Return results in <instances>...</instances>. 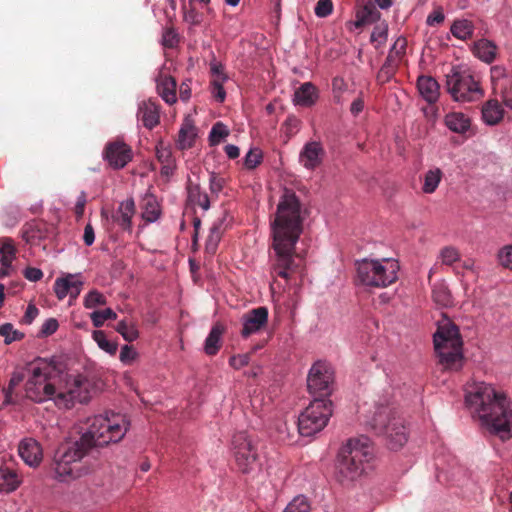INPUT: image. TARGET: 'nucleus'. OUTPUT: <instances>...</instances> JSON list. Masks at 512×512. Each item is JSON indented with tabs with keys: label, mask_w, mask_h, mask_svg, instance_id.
Here are the masks:
<instances>
[{
	"label": "nucleus",
	"mask_w": 512,
	"mask_h": 512,
	"mask_svg": "<svg viewBox=\"0 0 512 512\" xmlns=\"http://www.w3.org/2000/svg\"><path fill=\"white\" fill-rule=\"evenodd\" d=\"M301 203L293 190L285 189L277 205L275 218L271 223L272 249L269 255L270 273L286 281L302 268V258L295 246L303 231Z\"/></svg>",
	"instance_id": "1"
},
{
	"label": "nucleus",
	"mask_w": 512,
	"mask_h": 512,
	"mask_svg": "<svg viewBox=\"0 0 512 512\" xmlns=\"http://www.w3.org/2000/svg\"><path fill=\"white\" fill-rule=\"evenodd\" d=\"M127 430V423L122 416L118 415L113 419L94 417L87 431L78 440L67 442L57 451L54 468L56 478L67 481L80 477L83 474L78 465L80 460L95 448L119 442Z\"/></svg>",
	"instance_id": "2"
},
{
	"label": "nucleus",
	"mask_w": 512,
	"mask_h": 512,
	"mask_svg": "<svg viewBox=\"0 0 512 512\" xmlns=\"http://www.w3.org/2000/svg\"><path fill=\"white\" fill-rule=\"evenodd\" d=\"M465 403L491 434L502 440L512 437V401L484 382L466 389Z\"/></svg>",
	"instance_id": "3"
},
{
	"label": "nucleus",
	"mask_w": 512,
	"mask_h": 512,
	"mask_svg": "<svg viewBox=\"0 0 512 512\" xmlns=\"http://www.w3.org/2000/svg\"><path fill=\"white\" fill-rule=\"evenodd\" d=\"M373 459L374 448L368 437L349 439L338 453L337 480L342 485L352 484L367 471Z\"/></svg>",
	"instance_id": "4"
},
{
	"label": "nucleus",
	"mask_w": 512,
	"mask_h": 512,
	"mask_svg": "<svg viewBox=\"0 0 512 512\" xmlns=\"http://www.w3.org/2000/svg\"><path fill=\"white\" fill-rule=\"evenodd\" d=\"M28 379L25 383L26 397L34 402H44L56 397V380L60 378V368L55 360L38 358L28 364Z\"/></svg>",
	"instance_id": "5"
},
{
	"label": "nucleus",
	"mask_w": 512,
	"mask_h": 512,
	"mask_svg": "<svg viewBox=\"0 0 512 512\" xmlns=\"http://www.w3.org/2000/svg\"><path fill=\"white\" fill-rule=\"evenodd\" d=\"M433 342L439 363L444 369L459 371L463 366V341L459 328L450 320H444L439 323Z\"/></svg>",
	"instance_id": "6"
},
{
	"label": "nucleus",
	"mask_w": 512,
	"mask_h": 512,
	"mask_svg": "<svg viewBox=\"0 0 512 512\" xmlns=\"http://www.w3.org/2000/svg\"><path fill=\"white\" fill-rule=\"evenodd\" d=\"M398 270L394 259H362L356 262V279L367 287L384 288L396 282Z\"/></svg>",
	"instance_id": "7"
},
{
	"label": "nucleus",
	"mask_w": 512,
	"mask_h": 512,
	"mask_svg": "<svg viewBox=\"0 0 512 512\" xmlns=\"http://www.w3.org/2000/svg\"><path fill=\"white\" fill-rule=\"evenodd\" d=\"M371 428L377 435L383 436L392 450L401 448L408 440L404 420L389 406H380L371 420Z\"/></svg>",
	"instance_id": "8"
},
{
	"label": "nucleus",
	"mask_w": 512,
	"mask_h": 512,
	"mask_svg": "<svg viewBox=\"0 0 512 512\" xmlns=\"http://www.w3.org/2000/svg\"><path fill=\"white\" fill-rule=\"evenodd\" d=\"M60 380L55 397V403L59 406L70 408L75 402L87 403L91 398L92 384L83 375L60 373Z\"/></svg>",
	"instance_id": "9"
},
{
	"label": "nucleus",
	"mask_w": 512,
	"mask_h": 512,
	"mask_svg": "<svg viewBox=\"0 0 512 512\" xmlns=\"http://www.w3.org/2000/svg\"><path fill=\"white\" fill-rule=\"evenodd\" d=\"M446 90L459 102H472L483 96L479 81L469 71L456 68L446 75Z\"/></svg>",
	"instance_id": "10"
},
{
	"label": "nucleus",
	"mask_w": 512,
	"mask_h": 512,
	"mask_svg": "<svg viewBox=\"0 0 512 512\" xmlns=\"http://www.w3.org/2000/svg\"><path fill=\"white\" fill-rule=\"evenodd\" d=\"M332 415V402L315 398L298 418V430L302 436L310 437L324 429Z\"/></svg>",
	"instance_id": "11"
},
{
	"label": "nucleus",
	"mask_w": 512,
	"mask_h": 512,
	"mask_svg": "<svg viewBox=\"0 0 512 512\" xmlns=\"http://www.w3.org/2000/svg\"><path fill=\"white\" fill-rule=\"evenodd\" d=\"M334 384V370L326 361H316L309 370L307 387L316 398L326 399L332 393Z\"/></svg>",
	"instance_id": "12"
},
{
	"label": "nucleus",
	"mask_w": 512,
	"mask_h": 512,
	"mask_svg": "<svg viewBox=\"0 0 512 512\" xmlns=\"http://www.w3.org/2000/svg\"><path fill=\"white\" fill-rule=\"evenodd\" d=\"M233 452L236 465L242 473H250L258 466V453L249 435L238 432L232 440Z\"/></svg>",
	"instance_id": "13"
},
{
	"label": "nucleus",
	"mask_w": 512,
	"mask_h": 512,
	"mask_svg": "<svg viewBox=\"0 0 512 512\" xmlns=\"http://www.w3.org/2000/svg\"><path fill=\"white\" fill-rule=\"evenodd\" d=\"M103 158L113 169L124 168L133 158L131 147L124 141L116 139L106 144Z\"/></svg>",
	"instance_id": "14"
},
{
	"label": "nucleus",
	"mask_w": 512,
	"mask_h": 512,
	"mask_svg": "<svg viewBox=\"0 0 512 512\" xmlns=\"http://www.w3.org/2000/svg\"><path fill=\"white\" fill-rule=\"evenodd\" d=\"M268 308L260 306L253 308L243 314L241 317L242 329L240 335L243 338H248L253 334L260 332L268 323Z\"/></svg>",
	"instance_id": "15"
},
{
	"label": "nucleus",
	"mask_w": 512,
	"mask_h": 512,
	"mask_svg": "<svg viewBox=\"0 0 512 512\" xmlns=\"http://www.w3.org/2000/svg\"><path fill=\"white\" fill-rule=\"evenodd\" d=\"M406 48V38L398 37L389 50L388 56L379 71L378 78L385 77L386 80H388L395 74L402 58L406 53Z\"/></svg>",
	"instance_id": "16"
},
{
	"label": "nucleus",
	"mask_w": 512,
	"mask_h": 512,
	"mask_svg": "<svg viewBox=\"0 0 512 512\" xmlns=\"http://www.w3.org/2000/svg\"><path fill=\"white\" fill-rule=\"evenodd\" d=\"M325 157V150L319 141L307 142L299 153V163L307 170L318 168Z\"/></svg>",
	"instance_id": "17"
},
{
	"label": "nucleus",
	"mask_w": 512,
	"mask_h": 512,
	"mask_svg": "<svg viewBox=\"0 0 512 512\" xmlns=\"http://www.w3.org/2000/svg\"><path fill=\"white\" fill-rule=\"evenodd\" d=\"M156 89L167 104L173 105L177 102V82L164 69H161L156 77Z\"/></svg>",
	"instance_id": "18"
},
{
	"label": "nucleus",
	"mask_w": 512,
	"mask_h": 512,
	"mask_svg": "<svg viewBox=\"0 0 512 512\" xmlns=\"http://www.w3.org/2000/svg\"><path fill=\"white\" fill-rule=\"evenodd\" d=\"M137 119L145 128L152 130L160 122V106L152 100L142 101L138 105Z\"/></svg>",
	"instance_id": "19"
},
{
	"label": "nucleus",
	"mask_w": 512,
	"mask_h": 512,
	"mask_svg": "<svg viewBox=\"0 0 512 512\" xmlns=\"http://www.w3.org/2000/svg\"><path fill=\"white\" fill-rule=\"evenodd\" d=\"M18 452L23 461L31 467L38 466L42 461V448L40 444L32 438L22 440L19 444Z\"/></svg>",
	"instance_id": "20"
},
{
	"label": "nucleus",
	"mask_w": 512,
	"mask_h": 512,
	"mask_svg": "<svg viewBox=\"0 0 512 512\" xmlns=\"http://www.w3.org/2000/svg\"><path fill=\"white\" fill-rule=\"evenodd\" d=\"M135 202L133 199H127L119 204L117 210L112 214L115 222L123 231H132V217L135 214Z\"/></svg>",
	"instance_id": "21"
},
{
	"label": "nucleus",
	"mask_w": 512,
	"mask_h": 512,
	"mask_svg": "<svg viewBox=\"0 0 512 512\" xmlns=\"http://www.w3.org/2000/svg\"><path fill=\"white\" fill-rule=\"evenodd\" d=\"M22 479L9 463L0 465V492L11 493L21 484Z\"/></svg>",
	"instance_id": "22"
},
{
	"label": "nucleus",
	"mask_w": 512,
	"mask_h": 512,
	"mask_svg": "<svg viewBox=\"0 0 512 512\" xmlns=\"http://www.w3.org/2000/svg\"><path fill=\"white\" fill-rule=\"evenodd\" d=\"M318 99V89L311 82L301 84L294 93V103L303 107H310L316 103Z\"/></svg>",
	"instance_id": "23"
},
{
	"label": "nucleus",
	"mask_w": 512,
	"mask_h": 512,
	"mask_svg": "<svg viewBox=\"0 0 512 512\" xmlns=\"http://www.w3.org/2000/svg\"><path fill=\"white\" fill-rule=\"evenodd\" d=\"M16 247L11 238H0V254H1V270L0 277L8 275V270L11 268L12 262L16 256Z\"/></svg>",
	"instance_id": "24"
},
{
	"label": "nucleus",
	"mask_w": 512,
	"mask_h": 512,
	"mask_svg": "<svg viewBox=\"0 0 512 512\" xmlns=\"http://www.w3.org/2000/svg\"><path fill=\"white\" fill-rule=\"evenodd\" d=\"M417 87L421 96L430 104L435 103L439 97V84L430 76H420Z\"/></svg>",
	"instance_id": "25"
},
{
	"label": "nucleus",
	"mask_w": 512,
	"mask_h": 512,
	"mask_svg": "<svg viewBox=\"0 0 512 512\" xmlns=\"http://www.w3.org/2000/svg\"><path fill=\"white\" fill-rule=\"evenodd\" d=\"M497 46L488 39H480L473 45V54L485 63H492L497 56Z\"/></svg>",
	"instance_id": "26"
},
{
	"label": "nucleus",
	"mask_w": 512,
	"mask_h": 512,
	"mask_svg": "<svg viewBox=\"0 0 512 512\" xmlns=\"http://www.w3.org/2000/svg\"><path fill=\"white\" fill-rule=\"evenodd\" d=\"M225 327L221 323L212 326L207 338L205 339L204 351L209 356H214L221 348V336Z\"/></svg>",
	"instance_id": "27"
},
{
	"label": "nucleus",
	"mask_w": 512,
	"mask_h": 512,
	"mask_svg": "<svg viewBox=\"0 0 512 512\" xmlns=\"http://www.w3.org/2000/svg\"><path fill=\"white\" fill-rule=\"evenodd\" d=\"M187 198L188 202L192 205H197L204 210H208L210 207V200L207 193L201 191L199 183H194L192 180H188L187 183Z\"/></svg>",
	"instance_id": "28"
},
{
	"label": "nucleus",
	"mask_w": 512,
	"mask_h": 512,
	"mask_svg": "<svg viewBox=\"0 0 512 512\" xmlns=\"http://www.w3.org/2000/svg\"><path fill=\"white\" fill-rule=\"evenodd\" d=\"M445 125L453 132L463 134L471 126V121L462 112H451L445 116Z\"/></svg>",
	"instance_id": "29"
},
{
	"label": "nucleus",
	"mask_w": 512,
	"mask_h": 512,
	"mask_svg": "<svg viewBox=\"0 0 512 512\" xmlns=\"http://www.w3.org/2000/svg\"><path fill=\"white\" fill-rule=\"evenodd\" d=\"M45 223L32 222L27 224L22 232L23 239L32 245L39 244V242L46 237Z\"/></svg>",
	"instance_id": "30"
},
{
	"label": "nucleus",
	"mask_w": 512,
	"mask_h": 512,
	"mask_svg": "<svg viewBox=\"0 0 512 512\" xmlns=\"http://www.w3.org/2000/svg\"><path fill=\"white\" fill-rule=\"evenodd\" d=\"M490 75L493 92L503 90V87L512 83V75L503 66L495 65L491 67Z\"/></svg>",
	"instance_id": "31"
},
{
	"label": "nucleus",
	"mask_w": 512,
	"mask_h": 512,
	"mask_svg": "<svg viewBox=\"0 0 512 512\" xmlns=\"http://www.w3.org/2000/svg\"><path fill=\"white\" fill-rule=\"evenodd\" d=\"M503 109L498 100H489L482 108V117L489 125L497 124L503 118Z\"/></svg>",
	"instance_id": "32"
},
{
	"label": "nucleus",
	"mask_w": 512,
	"mask_h": 512,
	"mask_svg": "<svg viewBox=\"0 0 512 512\" xmlns=\"http://www.w3.org/2000/svg\"><path fill=\"white\" fill-rule=\"evenodd\" d=\"M381 13L377 10L375 4L369 2L357 13L356 26L361 27L368 23L379 21Z\"/></svg>",
	"instance_id": "33"
},
{
	"label": "nucleus",
	"mask_w": 512,
	"mask_h": 512,
	"mask_svg": "<svg viewBox=\"0 0 512 512\" xmlns=\"http://www.w3.org/2000/svg\"><path fill=\"white\" fill-rule=\"evenodd\" d=\"M224 220V218L218 219L213 223L212 227L210 228V232L206 240V251L211 254H214L216 252L218 243L220 242L222 233L224 231Z\"/></svg>",
	"instance_id": "34"
},
{
	"label": "nucleus",
	"mask_w": 512,
	"mask_h": 512,
	"mask_svg": "<svg viewBox=\"0 0 512 512\" xmlns=\"http://www.w3.org/2000/svg\"><path fill=\"white\" fill-rule=\"evenodd\" d=\"M450 31L457 39L467 40L473 36L474 25L467 19L455 20L451 25Z\"/></svg>",
	"instance_id": "35"
},
{
	"label": "nucleus",
	"mask_w": 512,
	"mask_h": 512,
	"mask_svg": "<svg viewBox=\"0 0 512 512\" xmlns=\"http://www.w3.org/2000/svg\"><path fill=\"white\" fill-rule=\"evenodd\" d=\"M28 365L24 368L15 370L10 378L9 385L6 389H4L5 393V401L7 403H13L14 400L12 398V393L15 387H17L21 382H23L26 378L28 379Z\"/></svg>",
	"instance_id": "36"
},
{
	"label": "nucleus",
	"mask_w": 512,
	"mask_h": 512,
	"mask_svg": "<svg viewBox=\"0 0 512 512\" xmlns=\"http://www.w3.org/2000/svg\"><path fill=\"white\" fill-rule=\"evenodd\" d=\"M432 299L441 307H448L452 305L451 293L448 287L443 283L434 285L432 289Z\"/></svg>",
	"instance_id": "37"
},
{
	"label": "nucleus",
	"mask_w": 512,
	"mask_h": 512,
	"mask_svg": "<svg viewBox=\"0 0 512 512\" xmlns=\"http://www.w3.org/2000/svg\"><path fill=\"white\" fill-rule=\"evenodd\" d=\"M443 173L439 168L428 170L424 176L422 190L424 193L431 194L436 191Z\"/></svg>",
	"instance_id": "38"
},
{
	"label": "nucleus",
	"mask_w": 512,
	"mask_h": 512,
	"mask_svg": "<svg viewBox=\"0 0 512 512\" xmlns=\"http://www.w3.org/2000/svg\"><path fill=\"white\" fill-rule=\"evenodd\" d=\"M93 339L98 344V346L105 352L110 355H115L118 349V344L114 341H110L106 334L101 330H96L93 332Z\"/></svg>",
	"instance_id": "39"
},
{
	"label": "nucleus",
	"mask_w": 512,
	"mask_h": 512,
	"mask_svg": "<svg viewBox=\"0 0 512 512\" xmlns=\"http://www.w3.org/2000/svg\"><path fill=\"white\" fill-rule=\"evenodd\" d=\"M195 136V128L193 125L188 123L182 125L179 131V145L181 149H188L192 147Z\"/></svg>",
	"instance_id": "40"
},
{
	"label": "nucleus",
	"mask_w": 512,
	"mask_h": 512,
	"mask_svg": "<svg viewBox=\"0 0 512 512\" xmlns=\"http://www.w3.org/2000/svg\"><path fill=\"white\" fill-rule=\"evenodd\" d=\"M115 330L128 342H133L139 336L136 325L128 323L125 320L120 321L115 327Z\"/></svg>",
	"instance_id": "41"
},
{
	"label": "nucleus",
	"mask_w": 512,
	"mask_h": 512,
	"mask_svg": "<svg viewBox=\"0 0 512 512\" xmlns=\"http://www.w3.org/2000/svg\"><path fill=\"white\" fill-rule=\"evenodd\" d=\"M0 335L4 338V342L7 345L24 338V333L14 329L11 323H4L0 326Z\"/></svg>",
	"instance_id": "42"
},
{
	"label": "nucleus",
	"mask_w": 512,
	"mask_h": 512,
	"mask_svg": "<svg viewBox=\"0 0 512 512\" xmlns=\"http://www.w3.org/2000/svg\"><path fill=\"white\" fill-rule=\"evenodd\" d=\"M388 36V25L385 22L377 24L372 33L370 40L372 43L375 44V48H379L380 46H383L387 40Z\"/></svg>",
	"instance_id": "43"
},
{
	"label": "nucleus",
	"mask_w": 512,
	"mask_h": 512,
	"mask_svg": "<svg viewBox=\"0 0 512 512\" xmlns=\"http://www.w3.org/2000/svg\"><path fill=\"white\" fill-rule=\"evenodd\" d=\"M226 80L227 76L219 75L218 78H213L210 83L211 94L213 95L214 99L219 103L224 102L226 98V92L223 87V84Z\"/></svg>",
	"instance_id": "44"
},
{
	"label": "nucleus",
	"mask_w": 512,
	"mask_h": 512,
	"mask_svg": "<svg viewBox=\"0 0 512 512\" xmlns=\"http://www.w3.org/2000/svg\"><path fill=\"white\" fill-rule=\"evenodd\" d=\"M439 258L442 264L451 266L460 260V253L458 249L453 246H445L440 250Z\"/></svg>",
	"instance_id": "45"
},
{
	"label": "nucleus",
	"mask_w": 512,
	"mask_h": 512,
	"mask_svg": "<svg viewBox=\"0 0 512 512\" xmlns=\"http://www.w3.org/2000/svg\"><path fill=\"white\" fill-rule=\"evenodd\" d=\"M497 261L501 267L512 270V244L504 245L498 250Z\"/></svg>",
	"instance_id": "46"
},
{
	"label": "nucleus",
	"mask_w": 512,
	"mask_h": 512,
	"mask_svg": "<svg viewBox=\"0 0 512 512\" xmlns=\"http://www.w3.org/2000/svg\"><path fill=\"white\" fill-rule=\"evenodd\" d=\"M117 314L110 308L104 310L94 311L91 314V320L95 327H101L106 320L116 319Z\"/></svg>",
	"instance_id": "47"
},
{
	"label": "nucleus",
	"mask_w": 512,
	"mask_h": 512,
	"mask_svg": "<svg viewBox=\"0 0 512 512\" xmlns=\"http://www.w3.org/2000/svg\"><path fill=\"white\" fill-rule=\"evenodd\" d=\"M229 135V131L226 126L221 123H215L210 131L209 138L212 144H218L222 139Z\"/></svg>",
	"instance_id": "48"
},
{
	"label": "nucleus",
	"mask_w": 512,
	"mask_h": 512,
	"mask_svg": "<svg viewBox=\"0 0 512 512\" xmlns=\"http://www.w3.org/2000/svg\"><path fill=\"white\" fill-rule=\"evenodd\" d=\"M283 512H310V506L304 497H296Z\"/></svg>",
	"instance_id": "49"
},
{
	"label": "nucleus",
	"mask_w": 512,
	"mask_h": 512,
	"mask_svg": "<svg viewBox=\"0 0 512 512\" xmlns=\"http://www.w3.org/2000/svg\"><path fill=\"white\" fill-rule=\"evenodd\" d=\"M106 303V298L100 292L93 290L90 291L84 300V305L86 308L91 309L98 305H104Z\"/></svg>",
	"instance_id": "50"
},
{
	"label": "nucleus",
	"mask_w": 512,
	"mask_h": 512,
	"mask_svg": "<svg viewBox=\"0 0 512 512\" xmlns=\"http://www.w3.org/2000/svg\"><path fill=\"white\" fill-rule=\"evenodd\" d=\"M262 161V152L259 149H250L244 158V165L247 169L256 168Z\"/></svg>",
	"instance_id": "51"
},
{
	"label": "nucleus",
	"mask_w": 512,
	"mask_h": 512,
	"mask_svg": "<svg viewBox=\"0 0 512 512\" xmlns=\"http://www.w3.org/2000/svg\"><path fill=\"white\" fill-rule=\"evenodd\" d=\"M65 278L69 288V295L72 298H76L81 292L83 282L77 276L72 274L66 275Z\"/></svg>",
	"instance_id": "52"
},
{
	"label": "nucleus",
	"mask_w": 512,
	"mask_h": 512,
	"mask_svg": "<svg viewBox=\"0 0 512 512\" xmlns=\"http://www.w3.org/2000/svg\"><path fill=\"white\" fill-rule=\"evenodd\" d=\"M179 42L178 34L172 27L166 28L162 35V44L166 48H174Z\"/></svg>",
	"instance_id": "53"
},
{
	"label": "nucleus",
	"mask_w": 512,
	"mask_h": 512,
	"mask_svg": "<svg viewBox=\"0 0 512 512\" xmlns=\"http://www.w3.org/2000/svg\"><path fill=\"white\" fill-rule=\"evenodd\" d=\"M314 11L315 14L320 18L329 16L333 11L332 0H319Z\"/></svg>",
	"instance_id": "54"
},
{
	"label": "nucleus",
	"mask_w": 512,
	"mask_h": 512,
	"mask_svg": "<svg viewBox=\"0 0 512 512\" xmlns=\"http://www.w3.org/2000/svg\"><path fill=\"white\" fill-rule=\"evenodd\" d=\"M160 211L153 201H147L145 210L143 212V218L148 222H153L158 219Z\"/></svg>",
	"instance_id": "55"
},
{
	"label": "nucleus",
	"mask_w": 512,
	"mask_h": 512,
	"mask_svg": "<svg viewBox=\"0 0 512 512\" xmlns=\"http://www.w3.org/2000/svg\"><path fill=\"white\" fill-rule=\"evenodd\" d=\"M54 292L59 300H63L69 294V288L65 277L57 278L55 280Z\"/></svg>",
	"instance_id": "56"
},
{
	"label": "nucleus",
	"mask_w": 512,
	"mask_h": 512,
	"mask_svg": "<svg viewBox=\"0 0 512 512\" xmlns=\"http://www.w3.org/2000/svg\"><path fill=\"white\" fill-rule=\"evenodd\" d=\"M225 180L216 173L212 172L209 178V186L212 194H218L224 187Z\"/></svg>",
	"instance_id": "57"
},
{
	"label": "nucleus",
	"mask_w": 512,
	"mask_h": 512,
	"mask_svg": "<svg viewBox=\"0 0 512 512\" xmlns=\"http://www.w3.org/2000/svg\"><path fill=\"white\" fill-rule=\"evenodd\" d=\"M137 356H138V353L132 346L124 345L121 348L119 358L123 363L130 364L133 360L136 359Z\"/></svg>",
	"instance_id": "58"
},
{
	"label": "nucleus",
	"mask_w": 512,
	"mask_h": 512,
	"mask_svg": "<svg viewBox=\"0 0 512 512\" xmlns=\"http://www.w3.org/2000/svg\"><path fill=\"white\" fill-rule=\"evenodd\" d=\"M494 94L499 95L504 105L512 109V83L503 87V90H497Z\"/></svg>",
	"instance_id": "59"
},
{
	"label": "nucleus",
	"mask_w": 512,
	"mask_h": 512,
	"mask_svg": "<svg viewBox=\"0 0 512 512\" xmlns=\"http://www.w3.org/2000/svg\"><path fill=\"white\" fill-rule=\"evenodd\" d=\"M156 157L161 164H168L174 162L171 151L163 146L156 148Z\"/></svg>",
	"instance_id": "60"
},
{
	"label": "nucleus",
	"mask_w": 512,
	"mask_h": 512,
	"mask_svg": "<svg viewBox=\"0 0 512 512\" xmlns=\"http://www.w3.org/2000/svg\"><path fill=\"white\" fill-rule=\"evenodd\" d=\"M58 326V321L55 318H49L43 323L40 332L43 336H50L57 331Z\"/></svg>",
	"instance_id": "61"
},
{
	"label": "nucleus",
	"mask_w": 512,
	"mask_h": 512,
	"mask_svg": "<svg viewBox=\"0 0 512 512\" xmlns=\"http://www.w3.org/2000/svg\"><path fill=\"white\" fill-rule=\"evenodd\" d=\"M250 360V356L248 354L235 355L229 359V364L234 369H241L242 367L248 365Z\"/></svg>",
	"instance_id": "62"
},
{
	"label": "nucleus",
	"mask_w": 512,
	"mask_h": 512,
	"mask_svg": "<svg viewBox=\"0 0 512 512\" xmlns=\"http://www.w3.org/2000/svg\"><path fill=\"white\" fill-rule=\"evenodd\" d=\"M300 124L301 121L296 116H288L284 123L286 127V132L290 135L295 134L296 132H298Z\"/></svg>",
	"instance_id": "63"
},
{
	"label": "nucleus",
	"mask_w": 512,
	"mask_h": 512,
	"mask_svg": "<svg viewBox=\"0 0 512 512\" xmlns=\"http://www.w3.org/2000/svg\"><path fill=\"white\" fill-rule=\"evenodd\" d=\"M347 88V84L342 77H334L332 79V90L335 94V97H339Z\"/></svg>",
	"instance_id": "64"
}]
</instances>
